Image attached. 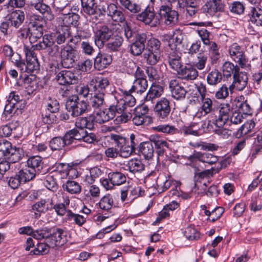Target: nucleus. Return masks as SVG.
Here are the masks:
<instances>
[{"label": "nucleus", "instance_id": "1", "mask_svg": "<svg viewBox=\"0 0 262 262\" xmlns=\"http://www.w3.org/2000/svg\"><path fill=\"white\" fill-rule=\"evenodd\" d=\"M24 50L26 55V63L20 59L17 68L21 73H31L39 69V64L34 52V46H25Z\"/></svg>", "mask_w": 262, "mask_h": 262}, {"label": "nucleus", "instance_id": "2", "mask_svg": "<svg viewBox=\"0 0 262 262\" xmlns=\"http://www.w3.org/2000/svg\"><path fill=\"white\" fill-rule=\"evenodd\" d=\"M161 5L158 11V14L162 22L166 26L173 27L179 21V14L177 11L172 9L171 4L164 3L161 1Z\"/></svg>", "mask_w": 262, "mask_h": 262}, {"label": "nucleus", "instance_id": "3", "mask_svg": "<svg viewBox=\"0 0 262 262\" xmlns=\"http://www.w3.org/2000/svg\"><path fill=\"white\" fill-rule=\"evenodd\" d=\"M25 106V100L21 96L18 95L16 92H11L7 100V103L4 109V113L6 115L12 116L20 111Z\"/></svg>", "mask_w": 262, "mask_h": 262}, {"label": "nucleus", "instance_id": "4", "mask_svg": "<svg viewBox=\"0 0 262 262\" xmlns=\"http://www.w3.org/2000/svg\"><path fill=\"white\" fill-rule=\"evenodd\" d=\"M67 110L73 116H78L85 112L88 104L84 100H80L76 95L69 97L66 104Z\"/></svg>", "mask_w": 262, "mask_h": 262}, {"label": "nucleus", "instance_id": "5", "mask_svg": "<svg viewBox=\"0 0 262 262\" xmlns=\"http://www.w3.org/2000/svg\"><path fill=\"white\" fill-rule=\"evenodd\" d=\"M60 63L64 68H70L74 66L77 60L78 53L71 47L62 46L60 52Z\"/></svg>", "mask_w": 262, "mask_h": 262}, {"label": "nucleus", "instance_id": "6", "mask_svg": "<svg viewBox=\"0 0 262 262\" xmlns=\"http://www.w3.org/2000/svg\"><path fill=\"white\" fill-rule=\"evenodd\" d=\"M37 50H46L50 56H56L60 50V47L55 43V38L50 34H45L42 36V41L35 46Z\"/></svg>", "mask_w": 262, "mask_h": 262}, {"label": "nucleus", "instance_id": "7", "mask_svg": "<svg viewBox=\"0 0 262 262\" xmlns=\"http://www.w3.org/2000/svg\"><path fill=\"white\" fill-rule=\"evenodd\" d=\"M217 112L218 115H215V118L212 121H208V125L213 123L216 127H223L228 122L229 118L232 112V109L229 103L221 104Z\"/></svg>", "mask_w": 262, "mask_h": 262}, {"label": "nucleus", "instance_id": "8", "mask_svg": "<svg viewBox=\"0 0 262 262\" xmlns=\"http://www.w3.org/2000/svg\"><path fill=\"white\" fill-rule=\"evenodd\" d=\"M99 10L101 14L110 16L114 21L120 23L126 22L124 13L118 10L117 6L114 4L103 5Z\"/></svg>", "mask_w": 262, "mask_h": 262}, {"label": "nucleus", "instance_id": "9", "mask_svg": "<svg viewBox=\"0 0 262 262\" xmlns=\"http://www.w3.org/2000/svg\"><path fill=\"white\" fill-rule=\"evenodd\" d=\"M125 176L119 171H111L108 173V178L101 179L102 185L106 189H111L114 186H119L126 182Z\"/></svg>", "mask_w": 262, "mask_h": 262}, {"label": "nucleus", "instance_id": "10", "mask_svg": "<svg viewBox=\"0 0 262 262\" xmlns=\"http://www.w3.org/2000/svg\"><path fill=\"white\" fill-rule=\"evenodd\" d=\"M47 241L50 243L52 248L56 246H61L68 241L67 232L60 228L51 229V232Z\"/></svg>", "mask_w": 262, "mask_h": 262}, {"label": "nucleus", "instance_id": "11", "mask_svg": "<svg viewBox=\"0 0 262 262\" xmlns=\"http://www.w3.org/2000/svg\"><path fill=\"white\" fill-rule=\"evenodd\" d=\"M113 31L108 26H101L95 33L94 41L99 48L104 47L105 43L107 42L114 34Z\"/></svg>", "mask_w": 262, "mask_h": 262}, {"label": "nucleus", "instance_id": "12", "mask_svg": "<svg viewBox=\"0 0 262 262\" xmlns=\"http://www.w3.org/2000/svg\"><path fill=\"white\" fill-rule=\"evenodd\" d=\"M154 111L159 120L167 119L171 112L169 100L164 97L161 98L156 102Z\"/></svg>", "mask_w": 262, "mask_h": 262}, {"label": "nucleus", "instance_id": "13", "mask_svg": "<svg viewBox=\"0 0 262 262\" xmlns=\"http://www.w3.org/2000/svg\"><path fill=\"white\" fill-rule=\"evenodd\" d=\"M147 35L144 33L135 34L134 40L129 45V52L134 56L140 55L145 50Z\"/></svg>", "mask_w": 262, "mask_h": 262}, {"label": "nucleus", "instance_id": "14", "mask_svg": "<svg viewBox=\"0 0 262 262\" xmlns=\"http://www.w3.org/2000/svg\"><path fill=\"white\" fill-rule=\"evenodd\" d=\"M229 53L231 58L237 62L242 68L246 67L247 60L241 47L237 43H233L229 49Z\"/></svg>", "mask_w": 262, "mask_h": 262}, {"label": "nucleus", "instance_id": "15", "mask_svg": "<svg viewBox=\"0 0 262 262\" xmlns=\"http://www.w3.org/2000/svg\"><path fill=\"white\" fill-rule=\"evenodd\" d=\"M137 20L144 23L146 25L156 26L159 20L156 18V14L153 7H147L143 11L136 16Z\"/></svg>", "mask_w": 262, "mask_h": 262}, {"label": "nucleus", "instance_id": "16", "mask_svg": "<svg viewBox=\"0 0 262 262\" xmlns=\"http://www.w3.org/2000/svg\"><path fill=\"white\" fill-rule=\"evenodd\" d=\"M169 87L173 98L177 100H181L185 98L187 91L183 86V84L178 79H171L169 81Z\"/></svg>", "mask_w": 262, "mask_h": 262}, {"label": "nucleus", "instance_id": "17", "mask_svg": "<svg viewBox=\"0 0 262 262\" xmlns=\"http://www.w3.org/2000/svg\"><path fill=\"white\" fill-rule=\"evenodd\" d=\"M55 79L60 85H66L75 83L77 77L71 71L62 70L56 74Z\"/></svg>", "mask_w": 262, "mask_h": 262}, {"label": "nucleus", "instance_id": "18", "mask_svg": "<svg viewBox=\"0 0 262 262\" xmlns=\"http://www.w3.org/2000/svg\"><path fill=\"white\" fill-rule=\"evenodd\" d=\"M44 0H30V5L43 17L48 20H51L54 18L50 7L43 3Z\"/></svg>", "mask_w": 262, "mask_h": 262}, {"label": "nucleus", "instance_id": "19", "mask_svg": "<svg viewBox=\"0 0 262 262\" xmlns=\"http://www.w3.org/2000/svg\"><path fill=\"white\" fill-rule=\"evenodd\" d=\"M166 59L170 67L176 72L183 66L181 53L177 51L176 50L170 49V51H167Z\"/></svg>", "mask_w": 262, "mask_h": 262}, {"label": "nucleus", "instance_id": "20", "mask_svg": "<svg viewBox=\"0 0 262 262\" xmlns=\"http://www.w3.org/2000/svg\"><path fill=\"white\" fill-rule=\"evenodd\" d=\"M149 140L155 146L156 152L158 156L157 158L158 160L159 157L163 156L167 149L169 148V144L165 140L157 134L151 135L149 137Z\"/></svg>", "mask_w": 262, "mask_h": 262}, {"label": "nucleus", "instance_id": "21", "mask_svg": "<svg viewBox=\"0 0 262 262\" xmlns=\"http://www.w3.org/2000/svg\"><path fill=\"white\" fill-rule=\"evenodd\" d=\"M132 109L129 107H124L122 105H114L115 116L117 113L119 115L117 116L115 121L118 123H125L129 120L132 117Z\"/></svg>", "mask_w": 262, "mask_h": 262}, {"label": "nucleus", "instance_id": "22", "mask_svg": "<svg viewBox=\"0 0 262 262\" xmlns=\"http://www.w3.org/2000/svg\"><path fill=\"white\" fill-rule=\"evenodd\" d=\"M115 117L114 105L110 106L108 108L97 112L93 120L99 124L103 123L113 119Z\"/></svg>", "mask_w": 262, "mask_h": 262}, {"label": "nucleus", "instance_id": "23", "mask_svg": "<svg viewBox=\"0 0 262 262\" xmlns=\"http://www.w3.org/2000/svg\"><path fill=\"white\" fill-rule=\"evenodd\" d=\"M90 85H93L94 92L105 95L106 89L110 85V81L106 77H95L92 79Z\"/></svg>", "mask_w": 262, "mask_h": 262}, {"label": "nucleus", "instance_id": "24", "mask_svg": "<svg viewBox=\"0 0 262 262\" xmlns=\"http://www.w3.org/2000/svg\"><path fill=\"white\" fill-rule=\"evenodd\" d=\"M163 93V89L162 86L153 83L144 98L145 102L148 104H153L154 100L160 97Z\"/></svg>", "mask_w": 262, "mask_h": 262}, {"label": "nucleus", "instance_id": "25", "mask_svg": "<svg viewBox=\"0 0 262 262\" xmlns=\"http://www.w3.org/2000/svg\"><path fill=\"white\" fill-rule=\"evenodd\" d=\"M179 77L186 80H193L198 76V71L192 66H184L177 72Z\"/></svg>", "mask_w": 262, "mask_h": 262}, {"label": "nucleus", "instance_id": "26", "mask_svg": "<svg viewBox=\"0 0 262 262\" xmlns=\"http://www.w3.org/2000/svg\"><path fill=\"white\" fill-rule=\"evenodd\" d=\"M112 61L110 55L99 53L94 59V66L96 69L100 71L106 68Z\"/></svg>", "mask_w": 262, "mask_h": 262}, {"label": "nucleus", "instance_id": "27", "mask_svg": "<svg viewBox=\"0 0 262 262\" xmlns=\"http://www.w3.org/2000/svg\"><path fill=\"white\" fill-rule=\"evenodd\" d=\"M75 171L69 164L60 163L57 164L56 169L52 173L57 179H62L66 178L70 172L73 173Z\"/></svg>", "mask_w": 262, "mask_h": 262}, {"label": "nucleus", "instance_id": "28", "mask_svg": "<svg viewBox=\"0 0 262 262\" xmlns=\"http://www.w3.org/2000/svg\"><path fill=\"white\" fill-rule=\"evenodd\" d=\"M197 159L203 163H206L209 165L216 163L219 160V157L210 153L196 152L189 157L190 160Z\"/></svg>", "mask_w": 262, "mask_h": 262}, {"label": "nucleus", "instance_id": "29", "mask_svg": "<svg viewBox=\"0 0 262 262\" xmlns=\"http://www.w3.org/2000/svg\"><path fill=\"white\" fill-rule=\"evenodd\" d=\"M123 41V38L121 35L118 33H114L111 38H110L105 44V47L110 51H119L122 45Z\"/></svg>", "mask_w": 262, "mask_h": 262}, {"label": "nucleus", "instance_id": "30", "mask_svg": "<svg viewBox=\"0 0 262 262\" xmlns=\"http://www.w3.org/2000/svg\"><path fill=\"white\" fill-rule=\"evenodd\" d=\"M205 7L209 15H214L217 12H223L225 5L222 0H211L206 3Z\"/></svg>", "mask_w": 262, "mask_h": 262}, {"label": "nucleus", "instance_id": "31", "mask_svg": "<svg viewBox=\"0 0 262 262\" xmlns=\"http://www.w3.org/2000/svg\"><path fill=\"white\" fill-rule=\"evenodd\" d=\"M30 28V42L32 43H34L39 38L43 36V30L44 25L42 24H32V25H29Z\"/></svg>", "mask_w": 262, "mask_h": 262}, {"label": "nucleus", "instance_id": "32", "mask_svg": "<svg viewBox=\"0 0 262 262\" xmlns=\"http://www.w3.org/2000/svg\"><path fill=\"white\" fill-rule=\"evenodd\" d=\"M139 151L145 159H151L155 153V148L152 142L150 141L142 142L139 145Z\"/></svg>", "mask_w": 262, "mask_h": 262}, {"label": "nucleus", "instance_id": "33", "mask_svg": "<svg viewBox=\"0 0 262 262\" xmlns=\"http://www.w3.org/2000/svg\"><path fill=\"white\" fill-rule=\"evenodd\" d=\"M25 20L24 12L21 10H15L12 11L9 16V22L11 26L18 28Z\"/></svg>", "mask_w": 262, "mask_h": 262}, {"label": "nucleus", "instance_id": "34", "mask_svg": "<svg viewBox=\"0 0 262 262\" xmlns=\"http://www.w3.org/2000/svg\"><path fill=\"white\" fill-rule=\"evenodd\" d=\"M233 85L235 86L237 90L243 91L247 86L248 77L246 72L239 71L237 74L234 75Z\"/></svg>", "mask_w": 262, "mask_h": 262}, {"label": "nucleus", "instance_id": "35", "mask_svg": "<svg viewBox=\"0 0 262 262\" xmlns=\"http://www.w3.org/2000/svg\"><path fill=\"white\" fill-rule=\"evenodd\" d=\"M3 52L9 61L13 63L16 67L17 66L21 58L20 54L14 52L12 48L8 45H6L3 47Z\"/></svg>", "mask_w": 262, "mask_h": 262}, {"label": "nucleus", "instance_id": "36", "mask_svg": "<svg viewBox=\"0 0 262 262\" xmlns=\"http://www.w3.org/2000/svg\"><path fill=\"white\" fill-rule=\"evenodd\" d=\"M125 169L130 172L136 173L142 171L144 169V165L141 160L138 159H133L129 160L125 165Z\"/></svg>", "mask_w": 262, "mask_h": 262}, {"label": "nucleus", "instance_id": "37", "mask_svg": "<svg viewBox=\"0 0 262 262\" xmlns=\"http://www.w3.org/2000/svg\"><path fill=\"white\" fill-rule=\"evenodd\" d=\"M147 87L148 83L146 78L136 79L130 89V92L141 94L146 90Z\"/></svg>", "mask_w": 262, "mask_h": 262}, {"label": "nucleus", "instance_id": "38", "mask_svg": "<svg viewBox=\"0 0 262 262\" xmlns=\"http://www.w3.org/2000/svg\"><path fill=\"white\" fill-rule=\"evenodd\" d=\"M239 68L238 66L234 65L232 62L226 61L222 66V72L224 76L227 78L231 77L234 75L237 74L239 72Z\"/></svg>", "mask_w": 262, "mask_h": 262}, {"label": "nucleus", "instance_id": "39", "mask_svg": "<svg viewBox=\"0 0 262 262\" xmlns=\"http://www.w3.org/2000/svg\"><path fill=\"white\" fill-rule=\"evenodd\" d=\"M133 92L129 91H124L123 93L124 97L122 99H120L117 102L116 105H122L124 107H129L131 108L132 107L134 106L136 104V99L135 97L131 95Z\"/></svg>", "mask_w": 262, "mask_h": 262}, {"label": "nucleus", "instance_id": "40", "mask_svg": "<svg viewBox=\"0 0 262 262\" xmlns=\"http://www.w3.org/2000/svg\"><path fill=\"white\" fill-rule=\"evenodd\" d=\"M75 126L78 129H92L94 127L93 116L78 118L75 122Z\"/></svg>", "mask_w": 262, "mask_h": 262}, {"label": "nucleus", "instance_id": "41", "mask_svg": "<svg viewBox=\"0 0 262 262\" xmlns=\"http://www.w3.org/2000/svg\"><path fill=\"white\" fill-rule=\"evenodd\" d=\"M184 34L180 29L176 30L173 32L172 37L168 41L170 49L176 50L177 46L182 43L184 39Z\"/></svg>", "mask_w": 262, "mask_h": 262}, {"label": "nucleus", "instance_id": "42", "mask_svg": "<svg viewBox=\"0 0 262 262\" xmlns=\"http://www.w3.org/2000/svg\"><path fill=\"white\" fill-rule=\"evenodd\" d=\"M222 78V73L217 70L213 69L208 73L206 81L209 85L215 86L221 82Z\"/></svg>", "mask_w": 262, "mask_h": 262}, {"label": "nucleus", "instance_id": "43", "mask_svg": "<svg viewBox=\"0 0 262 262\" xmlns=\"http://www.w3.org/2000/svg\"><path fill=\"white\" fill-rule=\"evenodd\" d=\"M18 128V127L13 123L2 125L0 127V137H8L11 135L15 137V132Z\"/></svg>", "mask_w": 262, "mask_h": 262}, {"label": "nucleus", "instance_id": "44", "mask_svg": "<svg viewBox=\"0 0 262 262\" xmlns=\"http://www.w3.org/2000/svg\"><path fill=\"white\" fill-rule=\"evenodd\" d=\"M18 174L24 182L31 181L33 180L35 176L39 174L35 171V169H32V168H31L28 166L27 167L23 168L20 170Z\"/></svg>", "mask_w": 262, "mask_h": 262}, {"label": "nucleus", "instance_id": "45", "mask_svg": "<svg viewBox=\"0 0 262 262\" xmlns=\"http://www.w3.org/2000/svg\"><path fill=\"white\" fill-rule=\"evenodd\" d=\"M207 60V53L200 52L198 54L196 59L193 62V67L196 70H203L205 68Z\"/></svg>", "mask_w": 262, "mask_h": 262}, {"label": "nucleus", "instance_id": "46", "mask_svg": "<svg viewBox=\"0 0 262 262\" xmlns=\"http://www.w3.org/2000/svg\"><path fill=\"white\" fill-rule=\"evenodd\" d=\"M42 158L40 156H33L29 158L27 165L40 174L43 167Z\"/></svg>", "mask_w": 262, "mask_h": 262}, {"label": "nucleus", "instance_id": "47", "mask_svg": "<svg viewBox=\"0 0 262 262\" xmlns=\"http://www.w3.org/2000/svg\"><path fill=\"white\" fill-rule=\"evenodd\" d=\"M71 36L70 28L68 27L62 28L56 34L55 41L58 45H61L64 43L67 40H69Z\"/></svg>", "mask_w": 262, "mask_h": 262}, {"label": "nucleus", "instance_id": "48", "mask_svg": "<svg viewBox=\"0 0 262 262\" xmlns=\"http://www.w3.org/2000/svg\"><path fill=\"white\" fill-rule=\"evenodd\" d=\"M62 188L72 194H79L81 191V186L78 183L74 181H68L66 183L63 184Z\"/></svg>", "mask_w": 262, "mask_h": 262}, {"label": "nucleus", "instance_id": "49", "mask_svg": "<svg viewBox=\"0 0 262 262\" xmlns=\"http://www.w3.org/2000/svg\"><path fill=\"white\" fill-rule=\"evenodd\" d=\"M22 149L19 148L12 147L9 151L5 160H7L9 163H16L20 160L22 157Z\"/></svg>", "mask_w": 262, "mask_h": 262}, {"label": "nucleus", "instance_id": "50", "mask_svg": "<svg viewBox=\"0 0 262 262\" xmlns=\"http://www.w3.org/2000/svg\"><path fill=\"white\" fill-rule=\"evenodd\" d=\"M104 94L94 92V95L90 99V105L96 109L103 106L105 104Z\"/></svg>", "mask_w": 262, "mask_h": 262}, {"label": "nucleus", "instance_id": "51", "mask_svg": "<svg viewBox=\"0 0 262 262\" xmlns=\"http://www.w3.org/2000/svg\"><path fill=\"white\" fill-rule=\"evenodd\" d=\"M81 2L84 13L89 15L95 13L97 5L94 0H81Z\"/></svg>", "mask_w": 262, "mask_h": 262}, {"label": "nucleus", "instance_id": "52", "mask_svg": "<svg viewBox=\"0 0 262 262\" xmlns=\"http://www.w3.org/2000/svg\"><path fill=\"white\" fill-rule=\"evenodd\" d=\"M79 16L78 14L75 13H69L64 15L62 19L63 24L64 27L63 28L68 27L71 25L76 26L78 24V20Z\"/></svg>", "mask_w": 262, "mask_h": 262}, {"label": "nucleus", "instance_id": "53", "mask_svg": "<svg viewBox=\"0 0 262 262\" xmlns=\"http://www.w3.org/2000/svg\"><path fill=\"white\" fill-rule=\"evenodd\" d=\"M250 20L257 26H262V10L253 8L250 14Z\"/></svg>", "mask_w": 262, "mask_h": 262}, {"label": "nucleus", "instance_id": "54", "mask_svg": "<svg viewBox=\"0 0 262 262\" xmlns=\"http://www.w3.org/2000/svg\"><path fill=\"white\" fill-rule=\"evenodd\" d=\"M57 179L52 173L48 174L45 179L44 185L49 189L53 192L56 191L58 188V185L56 182Z\"/></svg>", "mask_w": 262, "mask_h": 262}, {"label": "nucleus", "instance_id": "55", "mask_svg": "<svg viewBox=\"0 0 262 262\" xmlns=\"http://www.w3.org/2000/svg\"><path fill=\"white\" fill-rule=\"evenodd\" d=\"M161 53H155L152 52L146 51L143 54V58L146 60L147 64L154 66L159 60Z\"/></svg>", "mask_w": 262, "mask_h": 262}, {"label": "nucleus", "instance_id": "56", "mask_svg": "<svg viewBox=\"0 0 262 262\" xmlns=\"http://www.w3.org/2000/svg\"><path fill=\"white\" fill-rule=\"evenodd\" d=\"M160 47V41L157 39L152 38L147 40L145 51L161 53Z\"/></svg>", "mask_w": 262, "mask_h": 262}, {"label": "nucleus", "instance_id": "57", "mask_svg": "<svg viewBox=\"0 0 262 262\" xmlns=\"http://www.w3.org/2000/svg\"><path fill=\"white\" fill-rule=\"evenodd\" d=\"M52 248L50 246V244L47 241H45V243H37L36 247L33 250V254L35 255H43L48 253L50 249Z\"/></svg>", "mask_w": 262, "mask_h": 262}, {"label": "nucleus", "instance_id": "58", "mask_svg": "<svg viewBox=\"0 0 262 262\" xmlns=\"http://www.w3.org/2000/svg\"><path fill=\"white\" fill-rule=\"evenodd\" d=\"M110 138L118 149H120L123 145H125L126 143H128V140L125 137L121 135L112 134Z\"/></svg>", "mask_w": 262, "mask_h": 262}, {"label": "nucleus", "instance_id": "59", "mask_svg": "<svg viewBox=\"0 0 262 262\" xmlns=\"http://www.w3.org/2000/svg\"><path fill=\"white\" fill-rule=\"evenodd\" d=\"M255 122L253 120H250L245 122L237 130L236 136L238 138L248 134L255 126Z\"/></svg>", "mask_w": 262, "mask_h": 262}, {"label": "nucleus", "instance_id": "60", "mask_svg": "<svg viewBox=\"0 0 262 262\" xmlns=\"http://www.w3.org/2000/svg\"><path fill=\"white\" fill-rule=\"evenodd\" d=\"M114 204V201L110 194L103 196L99 202V207L104 210H109Z\"/></svg>", "mask_w": 262, "mask_h": 262}, {"label": "nucleus", "instance_id": "61", "mask_svg": "<svg viewBox=\"0 0 262 262\" xmlns=\"http://www.w3.org/2000/svg\"><path fill=\"white\" fill-rule=\"evenodd\" d=\"M153 129L157 132L170 135L174 134L178 131V129L174 126L168 124L159 125L154 127Z\"/></svg>", "mask_w": 262, "mask_h": 262}, {"label": "nucleus", "instance_id": "62", "mask_svg": "<svg viewBox=\"0 0 262 262\" xmlns=\"http://www.w3.org/2000/svg\"><path fill=\"white\" fill-rule=\"evenodd\" d=\"M50 232L51 229H49L47 227L42 228L34 230L32 237L36 239L39 240L45 238V241H47V238L49 237Z\"/></svg>", "mask_w": 262, "mask_h": 262}, {"label": "nucleus", "instance_id": "63", "mask_svg": "<svg viewBox=\"0 0 262 262\" xmlns=\"http://www.w3.org/2000/svg\"><path fill=\"white\" fill-rule=\"evenodd\" d=\"M12 147L10 142L6 140L0 141V160L5 159Z\"/></svg>", "mask_w": 262, "mask_h": 262}, {"label": "nucleus", "instance_id": "64", "mask_svg": "<svg viewBox=\"0 0 262 262\" xmlns=\"http://www.w3.org/2000/svg\"><path fill=\"white\" fill-rule=\"evenodd\" d=\"M66 145L62 137L53 138L50 142L49 146L52 150H60Z\"/></svg>", "mask_w": 262, "mask_h": 262}]
</instances>
